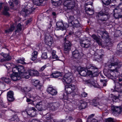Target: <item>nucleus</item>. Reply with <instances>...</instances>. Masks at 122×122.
Masks as SVG:
<instances>
[{
  "mask_svg": "<svg viewBox=\"0 0 122 122\" xmlns=\"http://www.w3.org/2000/svg\"><path fill=\"white\" fill-rule=\"evenodd\" d=\"M122 65V63L114 62L112 63H108L107 66L109 68H112V69L110 70L111 73L108 74L107 77L108 78L111 79L114 81L115 83V89L119 88L121 87V85H122V82H120L116 81V77L117 76L115 74H113L115 72H118Z\"/></svg>",
  "mask_w": 122,
  "mask_h": 122,
  "instance_id": "1",
  "label": "nucleus"
},
{
  "mask_svg": "<svg viewBox=\"0 0 122 122\" xmlns=\"http://www.w3.org/2000/svg\"><path fill=\"white\" fill-rule=\"evenodd\" d=\"M68 23L73 27L76 28L80 26V24L77 19H75L73 16L70 15L68 18Z\"/></svg>",
  "mask_w": 122,
  "mask_h": 122,
  "instance_id": "2",
  "label": "nucleus"
},
{
  "mask_svg": "<svg viewBox=\"0 0 122 122\" xmlns=\"http://www.w3.org/2000/svg\"><path fill=\"white\" fill-rule=\"evenodd\" d=\"M48 103L46 101H43L38 102L36 104V107L39 111L45 110L47 108Z\"/></svg>",
  "mask_w": 122,
  "mask_h": 122,
  "instance_id": "3",
  "label": "nucleus"
},
{
  "mask_svg": "<svg viewBox=\"0 0 122 122\" xmlns=\"http://www.w3.org/2000/svg\"><path fill=\"white\" fill-rule=\"evenodd\" d=\"M73 79L74 78L72 75L70 73H67L64 76L62 80L64 82L69 84L73 81Z\"/></svg>",
  "mask_w": 122,
  "mask_h": 122,
  "instance_id": "4",
  "label": "nucleus"
},
{
  "mask_svg": "<svg viewBox=\"0 0 122 122\" xmlns=\"http://www.w3.org/2000/svg\"><path fill=\"white\" fill-rule=\"evenodd\" d=\"M73 102L74 104L76 107H75V108H78L80 110L85 108L87 105V104L86 102H83L81 101L80 102L78 100H77Z\"/></svg>",
  "mask_w": 122,
  "mask_h": 122,
  "instance_id": "5",
  "label": "nucleus"
},
{
  "mask_svg": "<svg viewBox=\"0 0 122 122\" xmlns=\"http://www.w3.org/2000/svg\"><path fill=\"white\" fill-rule=\"evenodd\" d=\"M75 4L74 0L70 1L67 0L64 1V8L68 10H71L74 7Z\"/></svg>",
  "mask_w": 122,
  "mask_h": 122,
  "instance_id": "6",
  "label": "nucleus"
},
{
  "mask_svg": "<svg viewBox=\"0 0 122 122\" xmlns=\"http://www.w3.org/2000/svg\"><path fill=\"white\" fill-rule=\"evenodd\" d=\"M45 41L46 44L49 46H50L53 43V38L49 34L46 33L45 34Z\"/></svg>",
  "mask_w": 122,
  "mask_h": 122,
  "instance_id": "7",
  "label": "nucleus"
},
{
  "mask_svg": "<svg viewBox=\"0 0 122 122\" xmlns=\"http://www.w3.org/2000/svg\"><path fill=\"white\" fill-rule=\"evenodd\" d=\"M56 25L57 28H58V30H66L67 28L68 27V25L67 23H63L62 22H57Z\"/></svg>",
  "mask_w": 122,
  "mask_h": 122,
  "instance_id": "8",
  "label": "nucleus"
},
{
  "mask_svg": "<svg viewBox=\"0 0 122 122\" xmlns=\"http://www.w3.org/2000/svg\"><path fill=\"white\" fill-rule=\"evenodd\" d=\"M80 43L81 46L83 48H88L91 46L90 41L86 39L81 41Z\"/></svg>",
  "mask_w": 122,
  "mask_h": 122,
  "instance_id": "9",
  "label": "nucleus"
},
{
  "mask_svg": "<svg viewBox=\"0 0 122 122\" xmlns=\"http://www.w3.org/2000/svg\"><path fill=\"white\" fill-rule=\"evenodd\" d=\"M65 87L66 92L67 94H70L75 89V85H66Z\"/></svg>",
  "mask_w": 122,
  "mask_h": 122,
  "instance_id": "10",
  "label": "nucleus"
},
{
  "mask_svg": "<svg viewBox=\"0 0 122 122\" xmlns=\"http://www.w3.org/2000/svg\"><path fill=\"white\" fill-rule=\"evenodd\" d=\"M111 110L112 113L116 114H117L120 113L122 111L121 107H120L112 106L111 107Z\"/></svg>",
  "mask_w": 122,
  "mask_h": 122,
  "instance_id": "11",
  "label": "nucleus"
},
{
  "mask_svg": "<svg viewBox=\"0 0 122 122\" xmlns=\"http://www.w3.org/2000/svg\"><path fill=\"white\" fill-rule=\"evenodd\" d=\"M72 44L69 41H66L64 43V51L68 52L71 50Z\"/></svg>",
  "mask_w": 122,
  "mask_h": 122,
  "instance_id": "12",
  "label": "nucleus"
},
{
  "mask_svg": "<svg viewBox=\"0 0 122 122\" xmlns=\"http://www.w3.org/2000/svg\"><path fill=\"white\" fill-rule=\"evenodd\" d=\"M4 6V9L3 12V14L5 15H9V14L8 12L9 9L8 7L6 6H5L3 3H0V10H1Z\"/></svg>",
  "mask_w": 122,
  "mask_h": 122,
  "instance_id": "13",
  "label": "nucleus"
},
{
  "mask_svg": "<svg viewBox=\"0 0 122 122\" xmlns=\"http://www.w3.org/2000/svg\"><path fill=\"white\" fill-rule=\"evenodd\" d=\"M77 70L81 76H85L87 75V70H86L85 68L79 66L77 68Z\"/></svg>",
  "mask_w": 122,
  "mask_h": 122,
  "instance_id": "14",
  "label": "nucleus"
},
{
  "mask_svg": "<svg viewBox=\"0 0 122 122\" xmlns=\"http://www.w3.org/2000/svg\"><path fill=\"white\" fill-rule=\"evenodd\" d=\"M93 81V78H92L90 80H86V82L87 84H90L91 86H93L95 87H97V84L95 83V81Z\"/></svg>",
  "mask_w": 122,
  "mask_h": 122,
  "instance_id": "15",
  "label": "nucleus"
},
{
  "mask_svg": "<svg viewBox=\"0 0 122 122\" xmlns=\"http://www.w3.org/2000/svg\"><path fill=\"white\" fill-rule=\"evenodd\" d=\"M7 98L8 100L10 101H13L14 100L13 93L12 91H10L8 92Z\"/></svg>",
  "mask_w": 122,
  "mask_h": 122,
  "instance_id": "16",
  "label": "nucleus"
},
{
  "mask_svg": "<svg viewBox=\"0 0 122 122\" xmlns=\"http://www.w3.org/2000/svg\"><path fill=\"white\" fill-rule=\"evenodd\" d=\"M47 92L52 96L56 95L57 93L56 90L51 87H49L48 88Z\"/></svg>",
  "mask_w": 122,
  "mask_h": 122,
  "instance_id": "17",
  "label": "nucleus"
},
{
  "mask_svg": "<svg viewBox=\"0 0 122 122\" xmlns=\"http://www.w3.org/2000/svg\"><path fill=\"white\" fill-rule=\"evenodd\" d=\"M73 57L75 59H78L80 57L81 55L78 50H76L72 53Z\"/></svg>",
  "mask_w": 122,
  "mask_h": 122,
  "instance_id": "18",
  "label": "nucleus"
},
{
  "mask_svg": "<svg viewBox=\"0 0 122 122\" xmlns=\"http://www.w3.org/2000/svg\"><path fill=\"white\" fill-rule=\"evenodd\" d=\"M10 76L12 80L14 81L18 80L20 78L19 76L17 74L15 73H14L11 74L10 75Z\"/></svg>",
  "mask_w": 122,
  "mask_h": 122,
  "instance_id": "19",
  "label": "nucleus"
},
{
  "mask_svg": "<svg viewBox=\"0 0 122 122\" xmlns=\"http://www.w3.org/2000/svg\"><path fill=\"white\" fill-rule=\"evenodd\" d=\"M91 36L92 37L99 45H102L100 39L94 34L92 35Z\"/></svg>",
  "mask_w": 122,
  "mask_h": 122,
  "instance_id": "20",
  "label": "nucleus"
},
{
  "mask_svg": "<svg viewBox=\"0 0 122 122\" xmlns=\"http://www.w3.org/2000/svg\"><path fill=\"white\" fill-rule=\"evenodd\" d=\"M99 100L98 98H95L92 100V105L96 107L99 105Z\"/></svg>",
  "mask_w": 122,
  "mask_h": 122,
  "instance_id": "21",
  "label": "nucleus"
},
{
  "mask_svg": "<svg viewBox=\"0 0 122 122\" xmlns=\"http://www.w3.org/2000/svg\"><path fill=\"white\" fill-rule=\"evenodd\" d=\"M15 27L14 25H11L10 28L5 30V32L6 34H8L12 32L15 28Z\"/></svg>",
  "mask_w": 122,
  "mask_h": 122,
  "instance_id": "22",
  "label": "nucleus"
},
{
  "mask_svg": "<svg viewBox=\"0 0 122 122\" xmlns=\"http://www.w3.org/2000/svg\"><path fill=\"white\" fill-rule=\"evenodd\" d=\"M61 75V73L58 71H56L54 73H52L51 75V77L52 78H57Z\"/></svg>",
  "mask_w": 122,
  "mask_h": 122,
  "instance_id": "23",
  "label": "nucleus"
},
{
  "mask_svg": "<svg viewBox=\"0 0 122 122\" xmlns=\"http://www.w3.org/2000/svg\"><path fill=\"white\" fill-rule=\"evenodd\" d=\"M17 68L18 69V72L20 75L24 73L25 71L24 68L22 66H18Z\"/></svg>",
  "mask_w": 122,
  "mask_h": 122,
  "instance_id": "24",
  "label": "nucleus"
},
{
  "mask_svg": "<svg viewBox=\"0 0 122 122\" xmlns=\"http://www.w3.org/2000/svg\"><path fill=\"white\" fill-rule=\"evenodd\" d=\"M86 8H87V9H86V13L90 15H92L94 14V11L93 10H91L90 8H88L86 6Z\"/></svg>",
  "mask_w": 122,
  "mask_h": 122,
  "instance_id": "25",
  "label": "nucleus"
},
{
  "mask_svg": "<svg viewBox=\"0 0 122 122\" xmlns=\"http://www.w3.org/2000/svg\"><path fill=\"white\" fill-rule=\"evenodd\" d=\"M10 120L12 122H18L19 121V119L17 116L15 115Z\"/></svg>",
  "mask_w": 122,
  "mask_h": 122,
  "instance_id": "26",
  "label": "nucleus"
},
{
  "mask_svg": "<svg viewBox=\"0 0 122 122\" xmlns=\"http://www.w3.org/2000/svg\"><path fill=\"white\" fill-rule=\"evenodd\" d=\"M114 16L116 19H118L122 17V13L121 12H115L114 14Z\"/></svg>",
  "mask_w": 122,
  "mask_h": 122,
  "instance_id": "27",
  "label": "nucleus"
},
{
  "mask_svg": "<svg viewBox=\"0 0 122 122\" xmlns=\"http://www.w3.org/2000/svg\"><path fill=\"white\" fill-rule=\"evenodd\" d=\"M16 29L15 30V32L16 33L21 31L22 29V26L20 23L18 24L16 27Z\"/></svg>",
  "mask_w": 122,
  "mask_h": 122,
  "instance_id": "28",
  "label": "nucleus"
},
{
  "mask_svg": "<svg viewBox=\"0 0 122 122\" xmlns=\"http://www.w3.org/2000/svg\"><path fill=\"white\" fill-rule=\"evenodd\" d=\"M53 4L55 6L59 5L61 4V0H52Z\"/></svg>",
  "mask_w": 122,
  "mask_h": 122,
  "instance_id": "29",
  "label": "nucleus"
},
{
  "mask_svg": "<svg viewBox=\"0 0 122 122\" xmlns=\"http://www.w3.org/2000/svg\"><path fill=\"white\" fill-rule=\"evenodd\" d=\"M38 55V53L36 51H34L32 53V57L31 59L32 61H34L37 58V57Z\"/></svg>",
  "mask_w": 122,
  "mask_h": 122,
  "instance_id": "30",
  "label": "nucleus"
},
{
  "mask_svg": "<svg viewBox=\"0 0 122 122\" xmlns=\"http://www.w3.org/2000/svg\"><path fill=\"white\" fill-rule=\"evenodd\" d=\"M33 1L34 5H41L43 2V0H33Z\"/></svg>",
  "mask_w": 122,
  "mask_h": 122,
  "instance_id": "31",
  "label": "nucleus"
},
{
  "mask_svg": "<svg viewBox=\"0 0 122 122\" xmlns=\"http://www.w3.org/2000/svg\"><path fill=\"white\" fill-rule=\"evenodd\" d=\"M29 71L31 76H36L38 73V71L35 70H30Z\"/></svg>",
  "mask_w": 122,
  "mask_h": 122,
  "instance_id": "32",
  "label": "nucleus"
},
{
  "mask_svg": "<svg viewBox=\"0 0 122 122\" xmlns=\"http://www.w3.org/2000/svg\"><path fill=\"white\" fill-rule=\"evenodd\" d=\"M1 79L5 83L8 84L10 82V79L7 77H2Z\"/></svg>",
  "mask_w": 122,
  "mask_h": 122,
  "instance_id": "33",
  "label": "nucleus"
},
{
  "mask_svg": "<svg viewBox=\"0 0 122 122\" xmlns=\"http://www.w3.org/2000/svg\"><path fill=\"white\" fill-rule=\"evenodd\" d=\"M23 73L24 77L26 79L28 78L31 76L29 71L28 72H25L24 71Z\"/></svg>",
  "mask_w": 122,
  "mask_h": 122,
  "instance_id": "34",
  "label": "nucleus"
},
{
  "mask_svg": "<svg viewBox=\"0 0 122 122\" xmlns=\"http://www.w3.org/2000/svg\"><path fill=\"white\" fill-rule=\"evenodd\" d=\"M101 37L103 38L107 39L109 37L108 33L106 31L104 32L103 34Z\"/></svg>",
  "mask_w": 122,
  "mask_h": 122,
  "instance_id": "35",
  "label": "nucleus"
},
{
  "mask_svg": "<svg viewBox=\"0 0 122 122\" xmlns=\"http://www.w3.org/2000/svg\"><path fill=\"white\" fill-rule=\"evenodd\" d=\"M51 105H52L51 106V108L52 109H54V110L57 109L59 106V104L57 103H53Z\"/></svg>",
  "mask_w": 122,
  "mask_h": 122,
  "instance_id": "36",
  "label": "nucleus"
},
{
  "mask_svg": "<svg viewBox=\"0 0 122 122\" xmlns=\"http://www.w3.org/2000/svg\"><path fill=\"white\" fill-rule=\"evenodd\" d=\"M102 3L106 5H108L111 3V0H101Z\"/></svg>",
  "mask_w": 122,
  "mask_h": 122,
  "instance_id": "37",
  "label": "nucleus"
},
{
  "mask_svg": "<svg viewBox=\"0 0 122 122\" xmlns=\"http://www.w3.org/2000/svg\"><path fill=\"white\" fill-rule=\"evenodd\" d=\"M97 68L95 67L93 69L94 72H93V75L94 76H96L98 74V71Z\"/></svg>",
  "mask_w": 122,
  "mask_h": 122,
  "instance_id": "38",
  "label": "nucleus"
},
{
  "mask_svg": "<svg viewBox=\"0 0 122 122\" xmlns=\"http://www.w3.org/2000/svg\"><path fill=\"white\" fill-rule=\"evenodd\" d=\"M105 122H116V120L110 117L107 119L106 120Z\"/></svg>",
  "mask_w": 122,
  "mask_h": 122,
  "instance_id": "39",
  "label": "nucleus"
},
{
  "mask_svg": "<svg viewBox=\"0 0 122 122\" xmlns=\"http://www.w3.org/2000/svg\"><path fill=\"white\" fill-rule=\"evenodd\" d=\"M32 83L35 86L39 84H40V81L38 80H35L34 81H32Z\"/></svg>",
  "mask_w": 122,
  "mask_h": 122,
  "instance_id": "40",
  "label": "nucleus"
},
{
  "mask_svg": "<svg viewBox=\"0 0 122 122\" xmlns=\"http://www.w3.org/2000/svg\"><path fill=\"white\" fill-rule=\"evenodd\" d=\"M87 74L88 76H90V75H93V72H94V70H89L87 69L86 70Z\"/></svg>",
  "mask_w": 122,
  "mask_h": 122,
  "instance_id": "41",
  "label": "nucleus"
},
{
  "mask_svg": "<svg viewBox=\"0 0 122 122\" xmlns=\"http://www.w3.org/2000/svg\"><path fill=\"white\" fill-rule=\"evenodd\" d=\"M11 59V57H8V58H5L0 59V61L2 62H3L6 61H8L10 60Z\"/></svg>",
  "mask_w": 122,
  "mask_h": 122,
  "instance_id": "42",
  "label": "nucleus"
},
{
  "mask_svg": "<svg viewBox=\"0 0 122 122\" xmlns=\"http://www.w3.org/2000/svg\"><path fill=\"white\" fill-rule=\"evenodd\" d=\"M32 8L31 9H29V10H27V9H24L23 10V11L25 12L26 14H31L32 12V11L31 12H30V11H31L32 10Z\"/></svg>",
  "mask_w": 122,
  "mask_h": 122,
  "instance_id": "43",
  "label": "nucleus"
},
{
  "mask_svg": "<svg viewBox=\"0 0 122 122\" xmlns=\"http://www.w3.org/2000/svg\"><path fill=\"white\" fill-rule=\"evenodd\" d=\"M18 68V66H15L12 69V71H13V73H15L17 74V71H18V69L17 68Z\"/></svg>",
  "mask_w": 122,
  "mask_h": 122,
  "instance_id": "44",
  "label": "nucleus"
},
{
  "mask_svg": "<svg viewBox=\"0 0 122 122\" xmlns=\"http://www.w3.org/2000/svg\"><path fill=\"white\" fill-rule=\"evenodd\" d=\"M0 55L2 56H3V57L5 58H8V57H11L9 55L7 54H5L3 53H0Z\"/></svg>",
  "mask_w": 122,
  "mask_h": 122,
  "instance_id": "45",
  "label": "nucleus"
},
{
  "mask_svg": "<svg viewBox=\"0 0 122 122\" xmlns=\"http://www.w3.org/2000/svg\"><path fill=\"white\" fill-rule=\"evenodd\" d=\"M24 59L23 58H22V59L18 60H17V62L18 63L25 64V62L24 61Z\"/></svg>",
  "mask_w": 122,
  "mask_h": 122,
  "instance_id": "46",
  "label": "nucleus"
},
{
  "mask_svg": "<svg viewBox=\"0 0 122 122\" xmlns=\"http://www.w3.org/2000/svg\"><path fill=\"white\" fill-rule=\"evenodd\" d=\"M96 67L92 66L91 65H90L88 64L87 65V68L88 69H89V70H93L95 67Z\"/></svg>",
  "mask_w": 122,
  "mask_h": 122,
  "instance_id": "47",
  "label": "nucleus"
},
{
  "mask_svg": "<svg viewBox=\"0 0 122 122\" xmlns=\"http://www.w3.org/2000/svg\"><path fill=\"white\" fill-rule=\"evenodd\" d=\"M101 82H102L103 86H106L107 81L106 80H101Z\"/></svg>",
  "mask_w": 122,
  "mask_h": 122,
  "instance_id": "48",
  "label": "nucleus"
},
{
  "mask_svg": "<svg viewBox=\"0 0 122 122\" xmlns=\"http://www.w3.org/2000/svg\"><path fill=\"white\" fill-rule=\"evenodd\" d=\"M41 57L42 59H46L47 58V53L46 52L43 53Z\"/></svg>",
  "mask_w": 122,
  "mask_h": 122,
  "instance_id": "49",
  "label": "nucleus"
},
{
  "mask_svg": "<svg viewBox=\"0 0 122 122\" xmlns=\"http://www.w3.org/2000/svg\"><path fill=\"white\" fill-rule=\"evenodd\" d=\"M47 67L46 65H45L44 66L40 68L39 70V71L40 72H42L43 71L45 68Z\"/></svg>",
  "mask_w": 122,
  "mask_h": 122,
  "instance_id": "50",
  "label": "nucleus"
},
{
  "mask_svg": "<svg viewBox=\"0 0 122 122\" xmlns=\"http://www.w3.org/2000/svg\"><path fill=\"white\" fill-rule=\"evenodd\" d=\"M31 111L30 110L29 111L27 112V114L28 115H29L31 117H33L34 115H33V113H35L34 112H31Z\"/></svg>",
  "mask_w": 122,
  "mask_h": 122,
  "instance_id": "51",
  "label": "nucleus"
},
{
  "mask_svg": "<svg viewBox=\"0 0 122 122\" xmlns=\"http://www.w3.org/2000/svg\"><path fill=\"white\" fill-rule=\"evenodd\" d=\"M24 90L25 92H27L31 90V89L29 87H26L24 88Z\"/></svg>",
  "mask_w": 122,
  "mask_h": 122,
  "instance_id": "52",
  "label": "nucleus"
},
{
  "mask_svg": "<svg viewBox=\"0 0 122 122\" xmlns=\"http://www.w3.org/2000/svg\"><path fill=\"white\" fill-rule=\"evenodd\" d=\"M119 50L120 52H122V42L119 44Z\"/></svg>",
  "mask_w": 122,
  "mask_h": 122,
  "instance_id": "53",
  "label": "nucleus"
},
{
  "mask_svg": "<svg viewBox=\"0 0 122 122\" xmlns=\"http://www.w3.org/2000/svg\"><path fill=\"white\" fill-rule=\"evenodd\" d=\"M26 101L28 102H30L31 104H33V103L34 102L33 101H32L31 99H30L29 98H27Z\"/></svg>",
  "mask_w": 122,
  "mask_h": 122,
  "instance_id": "54",
  "label": "nucleus"
},
{
  "mask_svg": "<svg viewBox=\"0 0 122 122\" xmlns=\"http://www.w3.org/2000/svg\"><path fill=\"white\" fill-rule=\"evenodd\" d=\"M6 68H8V67H11V65L10 63L7 62L4 65Z\"/></svg>",
  "mask_w": 122,
  "mask_h": 122,
  "instance_id": "55",
  "label": "nucleus"
},
{
  "mask_svg": "<svg viewBox=\"0 0 122 122\" xmlns=\"http://www.w3.org/2000/svg\"><path fill=\"white\" fill-rule=\"evenodd\" d=\"M87 94L85 92H83L82 93L81 95L82 97H85L87 96Z\"/></svg>",
  "mask_w": 122,
  "mask_h": 122,
  "instance_id": "56",
  "label": "nucleus"
},
{
  "mask_svg": "<svg viewBox=\"0 0 122 122\" xmlns=\"http://www.w3.org/2000/svg\"><path fill=\"white\" fill-rule=\"evenodd\" d=\"M32 21V19H29L27 21L25 22V24L26 25H28V24H30Z\"/></svg>",
  "mask_w": 122,
  "mask_h": 122,
  "instance_id": "57",
  "label": "nucleus"
},
{
  "mask_svg": "<svg viewBox=\"0 0 122 122\" xmlns=\"http://www.w3.org/2000/svg\"><path fill=\"white\" fill-rule=\"evenodd\" d=\"M97 32L98 33L100 34L101 36H102L104 31H101L99 30H97Z\"/></svg>",
  "mask_w": 122,
  "mask_h": 122,
  "instance_id": "58",
  "label": "nucleus"
},
{
  "mask_svg": "<svg viewBox=\"0 0 122 122\" xmlns=\"http://www.w3.org/2000/svg\"><path fill=\"white\" fill-rule=\"evenodd\" d=\"M115 1L116 2H118L119 3V4L118 7L120 6V5H121L122 3V0H115Z\"/></svg>",
  "mask_w": 122,
  "mask_h": 122,
  "instance_id": "59",
  "label": "nucleus"
},
{
  "mask_svg": "<svg viewBox=\"0 0 122 122\" xmlns=\"http://www.w3.org/2000/svg\"><path fill=\"white\" fill-rule=\"evenodd\" d=\"M9 3L10 6L12 7H14V5L12 2H11V0H10L9 1Z\"/></svg>",
  "mask_w": 122,
  "mask_h": 122,
  "instance_id": "60",
  "label": "nucleus"
},
{
  "mask_svg": "<svg viewBox=\"0 0 122 122\" xmlns=\"http://www.w3.org/2000/svg\"><path fill=\"white\" fill-rule=\"evenodd\" d=\"M31 122H41V121L36 119H33L32 120Z\"/></svg>",
  "mask_w": 122,
  "mask_h": 122,
  "instance_id": "61",
  "label": "nucleus"
},
{
  "mask_svg": "<svg viewBox=\"0 0 122 122\" xmlns=\"http://www.w3.org/2000/svg\"><path fill=\"white\" fill-rule=\"evenodd\" d=\"M104 14L103 13L102 11L99 12L98 14V17L101 16L103 15Z\"/></svg>",
  "mask_w": 122,
  "mask_h": 122,
  "instance_id": "62",
  "label": "nucleus"
},
{
  "mask_svg": "<svg viewBox=\"0 0 122 122\" xmlns=\"http://www.w3.org/2000/svg\"><path fill=\"white\" fill-rule=\"evenodd\" d=\"M35 86L36 87L37 89H40L41 88L42 86L40 85V84H39Z\"/></svg>",
  "mask_w": 122,
  "mask_h": 122,
  "instance_id": "63",
  "label": "nucleus"
},
{
  "mask_svg": "<svg viewBox=\"0 0 122 122\" xmlns=\"http://www.w3.org/2000/svg\"><path fill=\"white\" fill-rule=\"evenodd\" d=\"M90 122H98V121L96 119H93Z\"/></svg>",
  "mask_w": 122,
  "mask_h": 122,
  "instance_id": "64",
  "label": "nucleus"
}]
</instances>
